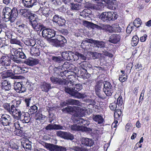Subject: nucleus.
<instances>
[{
	"label": "nucleus",
	"instance_id": "64",
	"mask_svg": "<svg viewBox=\"0 0 151 151\" xmlns=\"http://www.w3.org/2000/svg\"><path fill=\"white\" fill-rule=\"evenodd\" d=\"M52 60L54 62L60 63L62 60V59L60 57H56L54 56H52Z\"/></svg>",
	"mask_w": 151,
	"mask_h": 151
},
{
	"label": "nucleus",
	"instance_id": "24",
	"mask_svg": "<svg viewBox=\"0 0 151 151\" xmlns=\"http://www.w3.org/2000/svg\"><path fill=\"white\" fill-rule=\"evenodd\" d=\"M93 44L94 47L98 48H104L106 47L105 43L101 41L96 40H93Z\"/></svg>",
	"mask_w": 151,
	"mask_h": 151
},
{
	"label": "nucleus",
	"instance_id": "43",
	"mask_svg": "<svg viewBox=\"0 0 151 151\" xmlns=\"http://www.w3.org/2000/svg\"><path fill=\"white\" fill-rule=\"evenodd\" d=\"M104 91L106 96H111L113 92V88L112 87L109 88H103Z\"/></svg>",
	"mask_w": 151,
	"mask_h": 151
},
{
	"label": "nucleus",
	"instance_id": "50",
	"mask_svg": "<svg viewBox=\"0 0 151 151\" xmlns=\"http://www.w3.org/2000/svg\"><path fill=\"white\" fill-rule=\"evenodd\" d=\"M15 52L16 55L18 56L19 58L24 59L26 58V55L24 52L19 51L17 50H16Z\"/></svg>",
	"mask_w": 151,
	"mask_h": 151
},
{
	"label": "nucleus",
	"instance_id": "47",
	"mask_svg": "<svg viewBox=\"0 0 151 151\" xmlns=\"http://www.w3.org/2000/svg\"><path fill=\"white\" fill-rule=\"evenodd\" d=\"M142 23V21L139 18H137L135 19L133 22L134 26L137 27H139Z\"/></svg>",
	"mask_w": 151,
	"mask_h": 151
},
{
	"label": "nucleus",
	"instance_id": "49",
	"mask_svg": "<svg viewBox=\"0 0 151 151\" xmlns=\"http://www.w3.org/2000/svg\"><path fill=\"white\" fill-rule=\"evenodd\" d=\"M119 107L117 106V104L115 102H113L110 104L109 106L110 109L111 110H114L115 111L117 109L120 110L119 109Z\"/></svg>",
	"mask_w": 151,
	"mask_h": 151
},
{
	"label": "nucleus",
	"instance_id": "55",
	"mask_svg": "<svg viewBox=\"0 0 151 151\" xmlns=\"http://www.w3.org/2000/svg\"><path fill=\"white\" fill-rule=\"evenodd\" d=\"M117 104L118 107H122L123 104V101L122 97L119 96L117 99Z\"/></svg>",
	"mask_w": 151,
	"mask_h": 151
},
{
	"label": "nucleus",
	"instance_id": "15",
	"mask_svg": "<svg viewBox=\"0 0 151 151\" xmlns=\"http://www.w3.org/2000/svg\"><path fill=\"white\" fill-rule=\"evenodd\" d=\"M0 62L1 65L3 66H9L11 63V60L7 55L2 56L0 59Z\"/></svg>",
	"mask_w": 151,
	"mask_h": 151
},
{
	"label": "nucleus",
	"instance_id": "41",
	"mask_svg": "<svg viewBox=\"0 0 151 151\" xmlns=\"http://www.w3.org/2000/svg\"><path fill=\"white\" fill-rule=\"evenodd\" d=\"M77 108H78V106H75L74 107V110L73 112V115L74 116V119L76 120V119H78V118H81V117L80 116V112L79 110L77 109Z\"/></svg>",
	"mask_w": 151,
	"mask_h": 151
},
{
	"label": "nucleus",
	"instance_id": "30",
	"mask_svg": "<svg viewBox=\"0 0 151 151\" xmlns=\"http://www.w3.org/2000/svg\"><path fill=\"white\" fill-rule=\"evenodd\" d=\"M22 145L26 151H29L31 149V142L28 140L24 142H22Z\"/></svg>",
	"mask_w": 151,
	"mask_h": 151
},
{
	"label": "nucleus",
	"instance_id": "40",
	"mask_svg": "<svg viewBox=\"0 0 151 151\" xmlns=\"http://www.w3.org/2000/svg\"><path fill=\"white\" fill-rule=\"evenodd\" d=\"M12 69L15 74H21V67L14 65L12 66Z\"/></svg>",
	"mask_w": 151,
	"mask_h": 151
},
{
	"label": "nucleus",
	"instance_id": "51",
	"mask_svg": "<svg viewBox=\"0 0 151 151\" xmlns=\"http://www.w3.org/2000/svg\"><path fill=\"white\" fill-rule=\"evenodd\" d=\"M131 41V44L132 46L136 45L139 41V38L136 36H134L132 38Z\"/></svg>",
	"mask_w": 151,
	"mask_h": 151
},
{
	"label": "nucleus",
	"instance_id": "52",
	"mask_svg": "<svg viewBox=\"0 0 151 151\" xmlns=\"http://www.w3.org/2000/svg\"><path fill=\"white\" fill-rule=\"evenodd\" d=\"M13 75L12 70H8L3 74L2 77L6 78L12 76Z\"/></svg>",
	"mask_w": 151,
	"mask_h": 151
},
{
	"label": "nucleus",
	"instance_id": "34",
	"mask_svg": "<svg viewBox=\"0 0 151 151\" xmlns=\"http://www.w3.org/2000/svg\"><path fill=\"white\" fill-rule=\"evenodd\" d=\"M75 120L77 123L80 124H82L86 126L89 124V122L88 121L81 118H78V119L76 118Z\"/></svg>",
	"mask_w": 151,
	"mask_h": 151
},
{
	"label": "nucleus",
	"instance_id": "28",
	"mask_svg": "<svg viewBox=\"0 0 151 151\" xmlns=\"http://www.w3.org/2000/svg\"><path fill=\"white\" fill-rule=\"evenodd\" d=\"M22 41L25 44L28 46H33L36 44L34 40L27 38L24 39Z\"/></svg>",
	"mask_w": 151,
	"mask_h": 151
},
{
	"label": "nucleus",
	"instance_id": "2",
	"mask_svg": "<svg viewBox=\"0 0 151 151\" xmlns=\"http://www.w3.org/2000/svg\"><path fill=\"white\" fill-rule=\"evenodd\" d=\"M27 88L30 91L33 90L32 85H31L27 81L26 82H16L14 85V89L16 91L19 93H24L26 91Z\"/></svg>",
	"mask_w": 151,
	"mask_h": 151
},
{
	"label": "nucleus",
	"instance_id": "57",
	"mask_svg": "<svg viewBox=\"0 0 151 151\" xmlns=\"http://www.w3.org/2000/svg\"><path fill=\"white\" fill-rule=\"evenodd\" d=\"M82 86L80 84H76L75 85L74 87L72 88H71V89H73L75 91H78L82 89Z\"/></svg>",
	"mask_w": 151,
	"mask_h": 151
},
{
	"label": "nucleus",
	"instance_id": "12",
	"mask_svg": "<svg viewBox=\"0 0 151 151\" xmlns=\"http://www.w3.org/2000/svg\"><path fill=\"white\" fill-rule=\"evenodd\" d=\"M71 129L72 130L75 131H80L82 132H86L91 130V129L89 128H87L83 126L77 125L76 124L72 125Z\"/></svg>",
	"mask_w": 151,
	"mask_h": 151
},
{
	"label": "nucleus",
	"instance_id": "54",
	"mask_svg": "<svg viewBox=\"0 0 151 151\" xmlns=\"http://www.w3.org/2000/svg\"><path fill=\"white\" fill-rule=\"evenodd\" d=\"M64 139L72 140L74 139L73 135L69 132H66Z\"/></svg>",
	"mask_w": 151,
	"mask_h": 151
},
{
	"label": "nucleus",
	"instance_id": "56",
	"mask_svg": "<svg viewBox=\"0 0 151 151\" xmlns=\"http://www.w3.org/2000/svg\"><path fill=\"white\" fill-rule=\"evenodd\" d=\"M113 32H120L122 30V28L120 27L119 25H115L113 26Z\"/></svg>",
	"mask_w": 151,
	"mask_h": 151
},
{
	"label": "nucleus",
	"instance_id": "19",
	"mask_svg": "<svg viewBox=\"0 0 151 151\" xmlns=\"http://www.w3.org/2000/svg\"><path fill=\"white\" fill-rule=\"evenodd\" d=\"M47 130L63 129V127L60 124H48L45 128Z\"/></svg>",
	"mask_w": 151,
	"mask_h": 151
},
{
	"label": "nucleus",
	"instance_id": "20",
	"mask_svg": "<svg viewBox=\"0 0 151 151\" xmlns=\"http://www.w3.org/2000/svg\"><path fill=\"white\" fill-rule=\"evenodd\" d=\"M24 62L27 65L32 66L38 64L39 63V60L37 59L30 58L26 60Z\"/></svg>",
	"mask_w": 151,
	"mask_h": 151
},
{
	"label": "nucleus",
	"instance_id": "1",
	"mask_svg": "<svg viewBox=\"0 0 151 151\" xmlns=\"http://www.w3.org/2000/svg\"><path fill=\"white\" fill-rule=\"evenodd\" d=\"M4 20L6 22L10 21L13 22L18 15V12L16 8L11 9L9 7L4 8L3 10Z\"/></svg>",
	"mask_w": 151,
	"mask_h": 151
},
{
	"label": "nucleus",
	"instance_id": "60",
	"mask_svg": "<svg viewBox=\"0 0 151 151\" xmlns=\"http://www.w3.org/2000/svg\"><path fill=\"white\" fill-rule=\"evenodd\" d=\"M10 42L11 44H17L20 46H21L22 44V43L19 40L16 39H12L10 41Z\"/></svg>",
	"mask_w": 151,
	"mask_h": 151
},
{
	"label": "nucleus",
	"instance_id": "18",
	"mask_svg": "<svg viewBox=\"0 0 151 151\" xmlns=\"http://www.w3.org/2000/svg\"><path fill=\"white\" fill-rule=\"evenodd\" d=\"M121 36L120 35L113 34L110 37L109 41L113 44H116L120 41L121 38Z\"/></svg>",
	"mask_w": 151,
	"mask_h": 151
},
{
	"label": "nucleus",
	"instance_id": "46",
	"mask_svg": "<svg viewBox=\"0 0 151 151\" xmlns=\"http://www.w3.org/2000/svg\"><path fill=\"white\" fill-rule=\"evenodd\" d=\"M14 106V105H11V106H10V104L8 103H5L3 105L4 108L9 113L11 112V109H12V108Z\"/></svg>",
	"mask_w": 151,
	"mask_h": 151
},
{
	"label": "nucleus",
	"instance_id": "26",
	"mask_svg": "<svg viewBox=\"0 0 151 151\" xmlns=\"http://www.w3.org/2000/svg\"><path fill=\"white\" fill-rule=\"evenodd\" d=\"M42 13L43 15L46 17H51L53 12L49 8L44 7L42 8Z\"/></svg>",
	"mask_w": 151,
	"mask_h": 151
},
{
	"label": "nucleus",
	"instance_id": "8",
	"mask_svg": "<svg viewBox=\"0 0 151 151\" xmlns=\"http://www.w3.org/2000/svg\"><path fill=\"white\" fill-rule=\"evenodd\" d=\"M52 21L56 25L61 26L65 24L66 21L62 17L58 15H55L53 17Z\"/></svg>",
	"mask_w": 151,
	"mask_h": 151
},
{
	"label": "nucleus",
	"instance_id": "17",
	"mask_svg": "<svg viewBox=\"0 0 151 151\" xmlns=\"http://www.w3.org/2000/svg\"><path fill=\"white\" fill-rule=\"evenodd\" d=\"M12 109L10 114L14 116V118L16 119H19L23 113H21L19 109H17L15 107L14 105V106L12 108Z\"/></svg>",
	"mask_w": 151,
	"mask_h": 151
},
{
	"label": "nucleus",
	"instance_id": "14",
	"mask_svg": "<svg viewBox=\"0 0 151 151\" xmlns=\"http://www.w3.org/2000/svg\"><path fill=\"white\" fill-rule=\"evenodd\" d=\"M47 149L50 151H66L65 148L60 146L50 144Z\"/></svg>",
	"mask_w": 151,
	"mask_h": 151
},
{
	"label": "nucleus",
	"instance_id": "5",
	"mask_svg": "<svg viewBox=\"0 0 151 151\" xmlns=\"http://www.w3.org/2000/svg\"><path fill=\"white\" fill-rule=\"evenodd\" d=\"M51 42L54 43L56 47H63L66 43L67 40L62 36L57 35L55 39L51 40Z\"/></svg>",
	"mask_w": 151,
	"mask_h": 151
},
{
	"label": "nucleus",
	"instance_id": "61",
	"mask_svg": "<svg viewBox=\"0 0 151 151\" xmlns=\"http://www.w3.org/2000/svg\"><path fill=\"white\" fill-rule=\"evenodd\" d=\"M76 57H77V59L78 58H80L84 60H86V56L84 55L79 52H76Z\"/></svg>",
	"mask_w": 151,
	"mask_h": 151
},
{
	"label": "nucleus",
	"instance_id": "25",
	"mask_svg": "<svg viewBox=\"0 0 151 151\" xmlns=\"http://www.w3.org/2000/svg\"><path fill=\"white\" fill-rule=\"evenodd\" d=\"M40 87L42 91L46 93L48 92L51 88L50 84L46 82L42 83Z\"/></svg>",
	"mask_w": 151,
	"mask_h": 151
},
{
	"label": "nucleus",
	"instance_id": "62",
	"mask_svg": "<svg viewBox=\"0 0 151 151\" xmlns=\"http://www.w3.org/2000/svg\"><path fill=\"white\" fill-rule=\"evenodd\" d=\"M65 133V132L59 131L56 132V134L57 136L64 139Z\"/></svg>",
	"mask_w": 151,
	"mask_h": 151
},
{
	"label": "nucleus",
	"instance_id": "22",
	"mask_svg": "<svg viewBox=\"0 0 151 151\" xmlns=\"http://www.w3.org/2000/svg\"><path fill=\"white\" fill-rule=\"evenodd\" d=\"M20 121L23 123H28L30 121V117L29 116V114H26L23 113L19 118Z\"/></svg>",
	"mask_w": 151,
	"mask_h": 151
},
{
	"label": "nucleus",
	"instance_id": "10",
	"mask_svg": "<svg viewBox=\"0 0 151 151\" xmlns=\"http://www.w3.org/2000/svg\"><path fill=\"white\" fill-rule=\"evenodd\" d=\"M65 91L67 93L72 96H75L78 99L82 98L83 97V95L78 91H75L73 89H71V88L68 87L65 88Z\"/></svg>",
	"mask_w": 151,
	"mask_h": 151
},
{
	"label": "nucleus",
	"instance_id": "42",
	"mask_svg": "<svg viewBox=\"0 0 151 151\" xmlns=\"http://www.w3.org/2000/svg\"><path fill=\"white\" fill-rule=\"evenodd\" d=\"M8 147L13 150H17L19 149L18 145L12 141H10Z\"/></svg>",
	"mask_w": 151,
	"mask_h": 151
},
{
	"label": "nucleus",
	"instance_id": "36",
	"mask_svg": "<svg viewBox=\"0 0 151 151\" xmlns=\"http://www.w3.org/2000/svg\"><path fill=\"white\" fill-rule=\"evenodd\" d=\"M40 53L39 49L37 47H32L31 49L30 53L32 55L39 56Z\"/></svg>",
	"mask_w": 151,
	"mask_h": 151
},
{
	"label": "nucleus",
	"instance_id": "29",
	"mask_svg": "<svg viewBox=\"0 0 151 151\" xmlns=\"http://www.w3.org/2000/svg\"><path fill=\"white\" fill-rule=\"evenodd\" d=\"M10 59H11L14 64L15 63L19 64L22 63V61L18 56L16 55L15 52L14 53V55H12L10 56Z\"/></svg>",
	"mask_w": 151,
	"mask_h": 151
},
{
	"label": "nucleus",
	"instance_id": "35",
	"mask_svg": "<svg viewBox=\"0 0 151 151\" xmlns=\"http://www.w3.org/2000/svg\"><path fill=\"white\" fill-rule=\"evenodd\" d=\"M113 26H111L109 24H103L102 30L106 32L109 33H112L113 32Z\"/></svg>",
	"mask_w": 151,
	"mask_h": 151
},
{
	"label": "nucleus",
	"instance_id": "32",
	"mask_svg": "<svg viewBox=\"0 0 151 151\" xmlns=\"http://www.w3.org/2000/svg\"><path fill=\"white\" fill-rule=\"evenodd\" d=\"M2 88L6 91H9L11 89V86L10 83L6 81H4L2 83Z\"/></svg>",
	"mask_w": 151,
	"mask_h": 151
},
{
	"label": "nucleus",
	"instance_id": "58",
	"mask_svg": "<svg viewBox=\"0 0 151 151\" xmlns=\"http://www.w3.org/2000/svg\"><path fill=\"white\" fill-rule=\"evenodd\" d=\"M69 55L68 57H69L70 60H75L77 59V58H76V53L75 54L73 52L69 51Z\"/></svg>",
	"mask_w": 151,
	"mask_h": 151
},
{
	"label": "nucleus",
	"instance_id": "59",
	"mask_svg": "<svg viewBox=\"0 0 151 151\" xmlns=\"http://www.w3.org/2000/svg\"><path fill=\"white\" fill-rule=\"evenodd\" d=\"M70 6L73 10H78L80 9V7L78 4H74L73 3H70Z\"/></svg>",
	"mask_w": 151,
	"mask_h": 151
},
{
	"label": "nucleus",
	"instance_id": "13",
	"mask_svg": "<svg viewBox=\"0 0 151 151\" xmlns=\"http://www.w3.org/2000/svg\"><path fill=\"white\" fill-rule=\"evenodd\" d=\"M51 82L53 84L57 85H64L66 83V81L65 79L63 78H60L54 76H52L50 78Z\"/></svg>",
	"mask_w": 151,
	"mask_h": 151
},
{
	"label": "nucleus",
	"instance_id": "37",
	"mask_svg": "<svg viewBox=\"0 0 151 151\" xmlns=\"http://www.w3.org/2000/svg\"><path fill=\"white\" fill-rule=\"evenodd\" d=\"M104 7L102 1H100L94 4L92 6L93 8L95 9L100 10L101 9Z\"/></svg>",
	"mask_w": 151,
	"mask_h": 151
},
{
	"label": "nucleus",
	"instance_id": "53",
	"mask_svg": "<svg viewBox=\"0 0 151 151\" xmlns=\"http://www.w3.org/2000/svg\"><path fill=\"white\" fill-rule=\"evenodd\" d=\"M69 54V51L63 52L61 53V55L64 59L70 61L69 57H68Z\"/></svg>",
	"mask_w": 151,
	"mask_h": 151
},
{
	"label": "nucleus",
	"instance_id": "4",
	"mask_svg": "<svg viewBox=\"0 0 151 151\" xmlns=\"http://www.w3.org/2000/svg\"><path fill=\"white\" fill-rule=\"evenodd\" d=\"M118 15L116 13L112 12H104L101 14L99 16V18L104 22L114 21L116 19Z\"/></svg>",
	"mask_w": 151,
	"mask_h": 151
},
{
	"label": "nucleus",
	"instance_id": "21",
	"mask_svg": "<svg viewBox=\"0 0 151 151\" xmlns=\"http://www.w3.org/2000/svg\"><path fill=\"white\" fill-rule=\"evenodd\" d=\"M81 141L82 144L86 146L91 147L94 144L93 141L92 139L87 138H82Z\"/></svg>",
	"mask_w": 151,
	"mask_h": 151
},
{
	"label": "nucleus",
	"instance_id": "27",
	"mask_svg": "<svg viewBox=\"0 0 151 151\" xmlns=\"http://www.w3.org/2000/svg\"><path fill=\"white\" fill-rule=\"evenodd\" d=\"M17 24L18 25L17 31L19 33H23L25 31V29L27 27V26L26 24L20 23L19 22H17Z\"/></svg>",
	"mask_w": 151,
	"mask_h": 151
},
{
	"label": "nucleus",
	"instance_id": "16",
	"mask_svg": "<svg viewBox=\"0 0 151 151\" xmlns=\"http://www.w3.org/2000/svg\"><path fill=\"white\" fill-rule=\"evenodd\" d=\"M93 39H86L83 41L81 46L83 49L86 50L89 49L90 48V45L91 44H93Z\"/></svg>",
	"mask_w": 151,
	"mask_h": 151
},
{
	"label": "nucleus",
	"instance_id": "31",
	"mask_svg": "<svg viewBox=\"0 0 151 151\" xmlns=\"http://www.w3.org/2000/svg\"><path fill=\"white\" fill-rule=\"evenodd\" d=\"M80 67L84 71V72H86L88 68H89L91 65L88 64V63L86 61H83L81 63H79Z\"/></svg>",
	"mask_w": 151,
	"mask_h": 151
},
{
	"label": "nucleus",
	"instance_id": "39",
	"mask_svg": "<svg viewBox=\"0 0 151 151\" xmlns=\"http://www.w3.org/2000/svg\"><path fill=\"white\" fill-rule=\"evenodd\" d=\"M14 120V119H13L14 122L13 123H14L15 128L16 129H19V128H22L23 125L21 124V121H20V120L19 121L18 119H17V121Z\"/></svg>",
	"mask_w": 151,
	"mask_h": 151
},
{
	"label": "nucleus",
	"instance_id": "23",
	"mask_svg": "<svg viewBox=\"0 0 151 151\" xmlns=\"http://www.w3.org/2000/svg\"><path fill=\"white\" fill-rule=\"evenodd\" d=\"M121 111L119 110H117L114 112V121L112 124V125L114 124H117L118 123V120H120L121 115Z\"/></svg>",
	"mask_w": 151,
	"mask_h": 151
},
{
	"label": "nucleus",
	"instance_id": "11",
	"mask_svg": "<svg viewBox=\"0 0 151 151\" xmlns=\"http://www.w3.org/2000/svg\"><path fill=\"white\" fill-rule=\"evenodd\" d=\"M19 13L24 17L29 18L30 20H32V18L34 17L35 15H36L32 13L29 10L25 9H20Z\"/></svg>",
	"mask_w": 151,
	"mask_h": 151
},
{
	"label": "nucleus",
	"instance_id": "9",
	"mask_svg": "<svg viewBox=\"0 0 151 151\" xmlns=\"http://www.w3.org/2000/svg\"><path fill=\"white\" fill-rule=\"evenodd\" d=\"M23 6L26 8H30L39 4L37 0H21Z\"/></svg>",
	"mask_w": 151,
	"mask_h": 151
},
{
	"label": "nucleus",
	"instance_id": "63",
	"mask_svg": "<svg viewBox=\"0 0 151 151\" xmlns=\"http://www.w3.org/2000/svg\"><path fill=\"white\" fill-rule=\"evenodd\" d=\"M127 79V75H122L119 76V79L122 82L125 81Z\"/></svg>",
	"mask_w": 151,
	"mask_h": 151
},
{
	"label": "nucleus",
	"instance_id": "7",
	"mask_svg": "<svg viewBox=\"0 0 151 151\" xmlns=\"http://www.w3.org/2000/svg\"><path fill=\"white\" fill-rule=\"evenodd\" d=\"M29 24H31L34 30L36 31H38L40 30L41 31L43 29L45 28L46 24L39 23L38 21L35 19L32 21L30 20Z\"/></svg>",
	"mask_w": 151,
	"mask_h": 151
},
{
	"label": "nucleus",
	"instance_id": "3",
	"mask_svg": "<svg viewBox=\"0 0 151 151\" xmlns=\"http://www.w3.org/2000/svg\"><path fill=\"white\" fill-rule=\"evenodd\" d=\"M43 24H46L45 28L42 30V37L47 39H50L54 37L56 34L55 31L52 29L47 28V27L50 24L49 20L46 19L43 22Z\"/></svg>",
	"mask_w": 151,
	"mask_h": 151
},
{
	"label": "nucleus",
	"instance_id": "33",
	"mask_svg": "<svg viewBox=\"0 0 151 151\" xmlns=\"http://www.w3.org/2000/svg\"><path fill=\"white\" fill-rule=\"evenodd\" d=\"M93 119L99 124L102 123L104 121V119L101 115H93L92 116Z\"/></svg>",
	"mask_w": 151,
	"mask_h": 151
},
{
	"label": "nucleus",
	"instance_id": "38",
	"mask_svg": "<svg viewBox=\"0 0 151 151\" xmlns=\"http://www.w3.org/2000/svg\"><path fill=\"white\" fill-rule=\"evenodd\" d=\"M67 103L68 105H74L77 106H80L81 105V103L79 101L72 99H69L67 100Z\"/></svg>",
	"mask_w": 151,
	"mask_h": 151
},
{
	"label": "nucleus",
	"instance_id": "48",
	"mask_svg": "<svg viewBox=\"0 0 151 151\" xmlns=\"http://www.w3.org/2000/svg\"><path fill=\"white\" fill-rule=\"evenodd\" d=\"M46 116L42 115L40 113H37L36 114L35 119L36 120H44Z\"/></svg>",
	"mask_w": 151,
	"mask_h": 151
},
{
	"label": "nucleus",
	"instance_id": "45",
	"mask_svg": "<svg viewBox=\"0 0 151 151\" xmlns=\"http://www.w3.org/2000/svg\"><path fill=\"white\" fill-rule=\"evenodd\" d=\"M37 107L35 105L31 106L29 109L28 112L30 114H33L36 113L37 111Z\"/></svg>",
	"mask_w": 151,
	"mask_h": 151
},
{
	"label": "nucleus",
	"instance_id": "6",
	"mask_svg": "<svg viewBox=\"0 0 151 151\" xmlns=\"http://www.w3.org/2000/svg\"><path fill=\"white\" fill-rule=\"evenodd\" d=\"M0 124L3 126H7L12 124L14 120L10 116L6 114H2L1 116L0 120Z\"/></svg>",
	"mask_w": 151,
	"mask_h": 151
},
{
	"label": "nucleus",
	"instance_id": "44",
	"mask_svg": "<svg viewBox=\"0 0 151 151\" xmlns=\"http://www.w3.org/2000/svg\"><path fill=\"white\" fill-rule=\"evenodd\" d=\"M74 107V106L71 107L70 106H68L67 107L62 109V111L64 112H72L73 113Z\"/></svg>",
	"mask_w": 151,
	"mask_h": 151
}]
</instances>
